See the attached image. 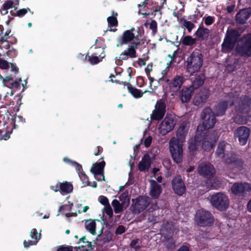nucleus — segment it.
Returning <instances> with one entry per match:
<instances>
[{"mask_svg": "<svg viewBox=\"0 0 251 251\" xmlns=\"http://www.w3.org/2000/svg\"><path fill=\"white\" fill-rule=\"evenodd\" d=\"M137 34L131 33L129 30H125L123 34L121 39L119 40L116 46L120 47L124 45H128L127 48L122 52L118 59V64L123 60H126L128 58H134L137 57L136 50L138 49V46H141V41L142 40H140L139 37L141 36V30L139 27H138L137 30Z\"/></svg>", "mask_w": 251, "mask_h": 251, "instance_id": "f257e3e1", "label": "nucleus"}, {"mask_svg": "<svg viewBox=\"0 0 251 251\" xmlns=\"http://www.w3.org/2000/svg\"><path fill=\"white\" fill-rule=\"evenodd\" d=\"M10 66L9 71L6 72L5 76L0 75V78L2 80L3 85L13 89L12 92L20 89L22 78L21 77H16V75L19 74V68L16 64L10 63Z\"/></svg>", "mask_w": 251, "mask_h": 251, "instance_id": "f03ea898", "label": "nucleus"}, {"mask_svg": "<svg viewBox=\"0 0 251 251\" xmlns=\"http://www.w3.org/2000/svg\"><path fill=\"white\" fill-rule=\"evenodd\" d=\"M186 69L191 75L198 72L202 67L203 55L199 50H195L188 56L186 61Z\"/></svg>", "mask_w": 251, "mask_h": 251, "instance_id": "7ed1b4c3", "label": "nucleus"}, {"mask_svg": "<svg viewBox=\"0 0 251 251\" xmlns=\"http://www.w3.org/2000/svg\"><path fill=\"white\" fill-rule=\"evenodd\" d=\"M236 53L241 57H251V33L244 35L235 48Z\"/></svg>", "mask_w": 251, "mask_h": 251, "instance_id": "20e7f679", "label": "nucleus"}, {"mask_svg": "<svg viewBox=\"0 0 251 251\" xmlns=\"http://www.w3.org/2000/svg\"><path fill=\"white\" fill-rule=\"evenodd\" d=\"M212 206L220 211H224L228 207L229 201L228 197L223 193H216L210 197Z\"/></svg>", "mask_w": 251, "mask_h": 251, "instance_id": "39448f33", "label": "nucleus"}, {"mask_svg": "<svg viewBox=\"0 0 251 251\" xmlns=\"http://www.w3.org/2000/svg\"><path fill=\"white\" fill-rule=\"evenodd\" d=\"M201 148L206 151H211L215 147L218 139L215 131H203L201 129Z\"/></svg>", "mask_w": 251, "mask_h": 251, "instance_id": "423d86ee", "label": "nucleus"}, {"mask_svg": "<svg viewBox=\"0 0 251 251\" xmlns=\"http://www.w3.org/2000/svg\"><path fill=\"white\" fill-rule=\"evenodd\" d=\"M195 220L200 226H211L214 222V218L210 212L200 209L197 211Z\"/></svg>", "mask_w": 251, "mask_h": 251, "instance_id": "0eeeda50", "label": "nucleus"}, {"mask_svg": "<svg viewBox=\"0 0 251 251\" xmlns=\"http://www.w3.org/2000/svg\"><path fill=\"white\" fill-rule=\"evenodd\" d=\"M202 120V125H199L202 126L203 131L207 130L214 127L216 123V115L214 112L209 107L204 108L201 114Z\"/></svg>", "mask_w": 251, "mask_h": 251, "instance_id": "6e6552de", "label": "nucleus"}, {"mask_svg": "<svg viewBox=\"0 0 251 251\" xmlns=\"http://www.w3.org/2000/svg\"><path fill=\"white\" fill-rule=\"evenodd\" d=\"M235 97L233 94L229 93L226 96L224 100H220L214 106L215 115L222 116L225 115L228 106L234 105Z\"/></svg>", "mask_w": 251, "mask_h": 251, "instance_id": "1a4fd4ad", "label": "nucleus"}, {"mask_svg": "<svg viewBox=\"0 0 251 251\" xmlns=\"http://www.w3.org/2000/svg\"><path fill=\"white\" fill-rule=\"evenodd\" d=\"M183 144L176 142L175 140H170L169 149L173 161L177 164L182 162L183 156Z\"/></svg>", "mask_w": 251, "mask_h": 251, "instance_id": "9d476101", "label": "nucleus"}, {"mask_svg": "<svg viewBox=\"0 0 251 251\" xmlns=\"http://www.w3.org/2000/svg\"><path fill=\"white\" fill-rule=\"evenodd\" d=\"M222 159L225 164L231 165L234 169L239 171L244 169V161L234 153L232 152L226 153Z\"/></svg>", "mask_w": 251, "mask_h": 251, "instance_id": "9b49d317", "label": "nucleus"}, {"mask_svg": "<svg viewBox=\"0 0 251 251\" xmlns=\"http://www.w3.org/2000/svg\"><path fill=\"white\" fill-rule=\"evenodd\" d=\"M131 208L135 214H139L146 209L151 203L150 198L147 196H140L135 199H132Z\"/></svg>", "mask_w": 251, "mask_h": 251, "instance_id": "f8f14e48", "label": "nucleus"}, {"mask_svg": "<svg viewBox=\"0 0 251 251\" xmlns=\"http://www.w3.org/2000/svg\"><path fill=\"white\" fill-rule=\"evenodd\" d=\"M201 129L202 126H198L196 133L193 137L190 138L188 141V150L191 155H195L198 151L201 145Z\"/></svg>", "mask_w": 251, "mask_h": 251, "instance_id": "ddd939ff", "label": "nucleus"}, {"mask_svg": "<svg viewBox=\"0 0 251 251\" xmlns=\"http://www.w3.org/2000/svg\"><path fill=\"white\" fill-rule=\"evenodd\" d=\"M251 191V186L248 182H237L233 184L231 192L235 196L245 197Z\"/></svg>", "mask_w": 251, "mask_h": 251, "instance_id": "4468645a", "label": "nucleus"}, {"mask_svg": "<svg viewBox=\"0 0 251 251\" xmlns=\"http://www.w3.org/2000/svg\"><path fill=\"white\" fill-rule=\"evenodd\" d=\"M166 104L165 101L160 99L158 100L154 106V109L151 115V119L152 121H160L162 120L166 111Z\"/></svg>", "mask_w": 251, "mask_h": 251, "instance_id": "2eb2a0df", "label": "nucleus"}, {"mask_svg": "<svg viewBox=\"0 0 251 251\" xmlns=\"http://www.w3.org/2000/svg\"><path fill=\"white\" fill-rule=\"evenodd\" d=\"M176 125V121L173 116H166L159 125L160 133L163 135H166L173 130Z\"/></svg>", "mask_w": 251, "mask_h": 251, "instance_id": "dca6fc26", "label": "nucleus"}, {"mask_svg": "<svg viewBox=\"0 0 251 251\" xmlns=\"http://www.w3.org/2000/svg\"><path fill=\"white\" fill-rule=\"evenodd\" d=\"M251 106V98L246 95L242 96L236 106V112L241 114H248L250 110Z\"/></svg>", "mask_w": 251, "mask_h": 251, "instance_id": "f3484780", "label": "nucleus"}, {"mask_svg": "<svg viewBox=\"0 0 251 251\" xmlns=\"http://www.w3.org/2000/svg\"><path fill=\"white\" fill-rule=\"evenodd\" d=\"M186 80V78L184 75H176L171 80L166 79V82L168 85L171 91L176 92L180 89Z\"/></svg>", "mask_w": 251, "mask_h": 251, "instance_id": "a211bd4d", "label": "nucleus"}, {"mask_svg": "<svg viewBox=\"0 0 251 251\" xmlns=\"http://www.w3.org/2000/svg\"><path fill=\"white\" fill-rule=\"evenodd\" d=\"M234 137L238 138L239 143L242 146L245 145L250 134V129L244 126L237 128L234 131Z\"/></svg>", "mask_w": 251, "mask_h": 251, "instance_id": "6ab92c4d", "label": "nucleus"}, {"mask_svg": "<svg viewBox=\"0 0 251 251\" xmlns=\"http://www.w3.org/2000/svg\"><path fill=\"white\" fill-rule=\"evenodd\" d=\"M210 95L209 90L208 88H202L200 91L196 93L193 100V104L198 106H201L205 103Z\"/></svg>", "mask_w": 251, "mask_h": 251, "instance_id": "aec40b11", "label": "nucleus"}, {"mask_svg": "<svg viewBox=\"0 0 251 251\" xmlns=\"http://www.w3.org/2000/svg\"><path fill=\"white\" fill-rule=\"evenodd\" d=\"M172 188L175 194L181 196L186 192V187L180 175L175 176L172 181Z\"/></svg>", "mask_w": 251, "mask_h": 251, "instance_id": "412c9836", "label": "nucleus"}, {"mask_svg": "<svg viewBox=\"0 0 251 251\" xmlns=\"http://www.w3.org/2000/svg\"><path fill=\"white\" fill-rule=\"evenodd\" d=\"M189 126L187 123L183 122L180 124L176 132V137H172L170 140H175L176 142L183 143L188 134Z\"/></svg>", "mask_w": 251, "mask_h": 251, "instance_id": "4be33fe9", "label": "nucleus"}, {"mask_svg": "<svg viewBox=\"0 0 251 251\" xmlns=\"http://www.w3.org/2000/svg\"><path fill=\"white\" fill-rule=\"evenodd\" d=\"M198 172L201 175L208 179L213 177L215 173L214 167L210 163L200 165Z\"/></svg>", "mask_w": 251, "mask_h": 251, "instance_id": "5701e85b", "label": "nucleus"}, {"mask_svg": "<svg viewBox=\"0 0 251 251\" xmlns=\"http://www.w3.org/2000/svg\"><path fill=\"white\" fill-rule=\"evenodd\" d=\"M193 88L190 86H184L178 92V97L182 103H187L189 102L192 97L194 92Z\"/></svg>", "mask_w": 251, "mask_h": 251, "instance_id": "b1692460", "label": "nucleus"}, {"mask_svg": "<svg viewBox=\"0 0 251 251\" xmlns=\"http://www.w3.org/2000/svg\"><path fill=\"white\" fill-rule=\"evenodd\" d=\"M96 238L97 241L101 242V245L109 243L113 240V234L109 230H105L103 233V228L100 231Z\"/></svg>", "mask_w": 251, "mask_h": 251, "instance_id": "393cba45", "label": "nucleus"}, {"mask_svg": "<svg viewBox=\"0 0 251 251\" xmlns=\"http://www.w3.org/2000/svg\"><path fill=\"white\" fill-rule=\"evenodd\" d=\"M105 165L104 161H102L100 162H96L93 164V166L90 170L91 172L94 175H100L102 176V179L104 180V168Z\"/></svg>", "mask_w": 251, "mask_h": 251, "instance_id": "a878e982", "label": "nucleus"}, {"mask_svg": "<svg viewBox=\"0 0 251 251\" xmlns=\"http://www.w3.org/2000/svg\"><path fill=\"white\" fill-rule=\"evenodd\" d=\"M210 33V30L209 29L204 27L202 25L199 27L194 35L196 36L197 41L202 42L208 39Z\"/></svg>", "mask_w": 251, "mask_h": 251, "instance_id": "bb28decb", "label": "nucleus"}, {"mask_svg": "<svg viewBox=\"0 0 251 251\" xmlns=\"http://www.w3.org/2000/svg\"><path fill=\"white\" fill-rule=\"evenodd\" d=\"M251 15V8L240 10L236 14V21L240 24H244Z\"/></svg>", "mask_w": 251, "mask_h": 251, "instance_id": "cd10ccee", "label": "nucleus"}, {"mask_svg": "<svg viewBox=\"0 0 251 251\" xmlns=\"http://www.w3.org/2000/svg\"><path fill=\"white\" fill-rule=\"evenodd\" d=\"M191 79L192 84L190 86L195 90L203 84L206 77L203 73H200L198 75H196L195 77Z\"/></svg>", "mask_w": 251, "mask_h": 251, "instance_id": "c85d7f7f", "label": "nucleus"}, {"mask_svg": "<svg viewBox=\"0 0 251 251\" xmlns=\"http://www.w3.org/2000/svg\"><path fill=\"white\" fill-rule=\"evenodd\" d=\"M151 188L150 192V195L152 198L157 199L162 193V190L161 186L158 184L154 180H151Z\"/></svg>", "mask_w": 251, "mask_h": 251, "instance_id": "c756f323", "label": "nucleus"}, {"mask_svg": "<svg viewBox=\"0 0 251 251\" xmlns=\"http://www.w3.org/2000/svg\"><path fill=\"white\" fill-rule=\"evenodd\" d=\"M151 159L148 154H145L138 164V169L141 172L148 171L151 165Z\"/></svg>", "mask_w": 251, "mask_h": 251, "instance_id": "7c9ffc66", "label": "nucleus"}, {"mask_svg": "<svg viewBox=\"0 0 251 251\" xmlns=\"http://www.w3.org/2000/svg\"><path fill=\"white\" fill-rule=\"evenodd\" d=\"M174 226L173 225L167 222L164 223L161 226L160 231L163 237L173 236L174 234Z\"/></svg>", "mask_w": 251, "mask_h": 251, "instance_id": "2f4dec72", "label": "nucleus"}, {"mask_svg": "<svg viewBox=\"0 0 251 251\" xmlns=\"http://www.w3.org/2000/svg\"><path fill=\"white\" fill-rule=\"evenodd\" d=\"M122 83L124 84L125 85H126L127 86L128 92L136 99L141 98L143 95L147 92V91H145L144 92H142L141 90L133 87L132 85L129 83L122 81L121 83H120V84Z\"/></svg>", "mask_w": 251, "mask_h": 251, "instance_id": "473e14b6", "label": "nucleus"}, {"mask_svg": "<svg viewBox=\"0 0 251 251\" xmlns=\"http://www.w3.org/2000/svg\"><path fill=\"white\" fill-rule=\"evenodd\" d=\"M99 49L101 51V53L94 52L92 54L91 57L89 56V57L88 60L92 65L98 64L102 61V59L105 56V54L103 53L104 49L100 47H99Z\"/></svg>", "mask_w": 251, "mask_h": 251, "instance_id": "72a5a7b5", "label": "nucleus"}, {"mask_svg": "<svg viewBox=\"0 0 251 251\" xmlns=\"http://www.w3.org/2000/svg\"><path fill=\"white\" fill-rule=\"evenodd\" d=\"M240 36V34L238 30L231 29L227 30L225 37L235 44Z\"/></svg>", "mask_w": 251, "mask_h": 251, "instance_id": "f704fd0d", "label": "nucleus"}, {"mask_svg": "<svg viewBox=\"0 0 251 251\" xmlns=\"http://www.w3.org/2000/svg\"><path fill=\"white\" fill-rule=\"evenodd\" d=\"M10 124L13 125V127L16 128L25 123V119L21 116L12 115L10 119Z\"/></svg>", "mask_w": 251, "mask_h": 251, "instance_id": "c9c22d12", "label": "nucleus"}, {"mask_svg": "<svg viewBox=\"0 0 251 251\" xmlns=\"http://www.w3.org/2000/svg\"><path fill=\"white\" fill-rule=\"evenodd\" d=\"M226 145H227V144L225 143L224 141L219 143L215 152V155L217 157L222 159L226 155V153H225V152L226 146Z\"/></svg>", "mask_w": 251, "mask_h": 251, "instance_id": "e433bc0d", "label": "nucleus"}, {"mask_svg": "<svg viewBox=\"0 0 251 251\" xmlns=\"http://www.w3.org/2000/svg\"><path fill=\"white\" fill-rule=\"evenodd\" d=\"M235 44L231 41L225 37L224 41L221 45L222 51L227 52L231 50L234 47Z\"/></svg>", "mask_w": 251, "mask_h": 251, "instance_id": "4c0bfd02", "label": "nucleus"}, {"mask_svg": "<svg viewBox=\"0 0 251 251\" xmlns=\"http://www.w3.org/2000/svg\"><path fill=\"white\" fill-rule=\"evenodd\" d=\"M197 41V38H194L190 35L183 36L180 40L181 44L185 46H192Z\"/></svg>", "mask_w": 251, "mask_h": 251, "instance_id": "58836bf2", "label": "nucleus"}, {"mask_svg": "<svg viewBox=\"0 0 251 251\" xmlns=\"http://www.w3.org/2000/svg\"><path fill=\"white\" fill-rule=\"evenodd\" d=\"M85 228L92 235H96V222L95 221L92 219L87 220L85 222Z\"/></svg>", "mask_w": 251, "mask_h": 251, "instance_id": "ea45409f", "label": "nucleus"}, {"mask_svg": "<svg viewBox=\"0 0 251 251\" xmlns=\"http://www.w3.org/2000/svg\"><path fill=\"white\" fill-rule=\"evenodd\" d=\"M59 189L62 193L68 194L73 191V186L70 182L64 181L59 183Z\"/></svg>", "mask_w": 251, "mask_h": 251, "instance_id": "a19ab883", "label": "nucleus"}, {"mask_svg": "<svg viewBox=\"0 0 251 251\" xmlns=\"http://www.w3.org/2000/svg\"><path fill=\"white\" fill-rule=\"evenodd\" d=\"M247 114L237 112V114L233 118V121L238 124H246L247 121Z\"/></svg>", "mask_w": 251, "mask_h": 251, "instance_id": "79ce46f5", "label": "nucleus"}, {"mask_svg": "<svg viewBox=\"0 0 251 251\" xmlns=\"http://www.w3.org/2000/svg\"><path fill=\"white\" fill-rule=\"evenodd\" d=\"M120 201L123 204L126 206H127L129 203L130 198L128 195V192L126 190L122 193L119 197Z\"/></svg>", "mask_w": 251, "mask_h": 251, "instance_id": "37998d69", "label": "nucleus"}, {"mask_svg": "<svg viewBox=\"0 0 251 251\" xmlns=\"http://www.w3.org/2000/svg\"><path fill=\"white\" fill-rule=\"evenodd\" d=\"M112 205L114 208L115 213H120L123 211V207L125 206L122 203L120 202L116 199H114L112 201Z\"/></svg>", "mask_w": 251, "mask_h": 251, "instance_id": "c03bdc74", "label": "nucleus"}, {"mask_svg": "<svg viewBox=\"0 0 251 251\" xmlns=\"http://www.w3.org/2000/svg\"><path fill=\"white\" fill-rule=\"evenodd\" d=\"M63 160L66 162L70 163L72 166H74L77 172L78 175H79V173L83 172L81 165L79 164L77 162L72 161L69 158L66 157L63 159Z\"/></svg>", "mask_w": 251, "mask_h": 251, "instance_id": "a18cd8bd", "label": "nucleus"}, {"mask_svg": "<svg viewBox=\"0 0 251 251\" xmlns=\"http://www.w3.org/2000/svg\"><path fill=\"white\" fill-rule=\"evenodd\" d=\"M179 23L185 26L189 32L192 31L195 26L193 23L187 21L184 18H181L179 19Z\"/></svg>", "mask_w": 251, "mask_h": 251, "instance_id": "49530a36", "label": "nucleus"}, {"mask_svg": "<svg viewBox=\"0 0 251 251\" xmlns=\"http://www.w3.org/2000/svg\"><path fill=\"white\" fill-rule=\"evenodd\" d=\"M107 21L108 25L110 27V29L109 30L115 32L117 30V29H113L111 28V27L117 26L118 25V22L117 18L114 16H109L107 18Z\"/></svg>", "mask_w": 251, "mask_h": 251, "instance_id": "de8ad7c7", "label": "nucleus"}, {"mask_svg": "<svg viewBox=\"0 0 251 251\" xmlns=\"http://www.w3.org/2000/svg\"><path fill=\"white\" fill-rule=\"evenodd\" d=\"M163 242L164 245L167 247L168 249H173L175 246V242L174 240L173 236L171 237H163Z\"/></svg>", "mask_w": 251, "mask_h": 251, "instance_id": "09e8293b", "label": "nucleus"}, {"mask_svg": "<svg viewBox=\"0 0 251 251\" xmlns=\"http://www.w3.org/2000/svg\"><path fill=\"white\" fill-rule=\"evenodd\" d=\"M27 11L31 12L29 8L21 9L18 10L16 13L13 12V11L11 10L10 13L12 16L23 17L27 13Z\"/></svg>", "mask_w": 251, "mask_h": 251, "instance_id": "8fccbe9b", "label": "nucleus"}, {"mask_svg": "<svg viewBox=\"0 0 251 251\" xmlns=\"http://www.w3.org/2000/svg\"><path fill=\"white\" fill-rule=\"evenodd\" d=\"M13 5L14 1H13L12 0L5 1L1 7V10L5 11L4 14H6L8 13V9L12 8Z\"/></svg>", "mask_w": 251, "mask_h": 251, "instance_id": "3c124183", "label": "nucleus"}, {"mask_svg": "<svg viewBox=\"0 0 251 251\" xmlns=\"http://www.w3.org/2000/svg\"><path fill=\"white\" fill-rule=\"evenodd\" d=\"M78 175L84 186H90L91 182L89 181L88 176L84 172L79 173Z\"/></svg>", "mask_w": 251, "mask_h": 251, "instance_id": "603ef678", "label": "nucleus"}, {"mask_svg": "<svg viewBox=\"0 0 251 251\" xmlns=\"http://www.w3.org/2000/svg\"><path fill=\"white\" fill-rule=\"evenodd\" d=\"M30 236L34 241H37V243L40 239L41 234H38L36 228H33L30 231Z\"/></svg>", "mask_w": 251, "mask_h": 251, "instance_id": "864d4df0", "label": "nucleus"}, {"mask_svg": "<svg viewBox=\"0 0 251 251\" xmlns=\"http://www.w3.org/2000/svg\"><path fill=\"white\" fill-rule=\"evenodd\" d=\"M150 28L151 29V33L154 35L157 32V23L156 21L152 20L150 24Z\"/></svg>", "mask_w": 251, "mask_h": 251, "instance_id": "5fc2aeb1", "label": "nucleus"}, {"mask_svg": "<svg viewBox=\"0 0 251 251\" xmlns=\"http://www.w3.org/2000/svg\"><path fill=\"white\" fill-rule=\"evenodd\" d=\"M9 65L8 62L5 60L0 59V68L3 70H6V72L9 71Z\"/></svg>", "mask_w": 251, "mask_h": 251, "instance_id": "6e6d98bb", "label": "nucleus"}, {"mask_svg": "<svg viewBox=\"0 0 251 251\" xmlns=\"http://www.w3.org/2000/svg\"><path fill=\"white\" fill-rule=\"evenodd\" d=\"M126 231V227L123 225H119L117 227L115 231V234L118 236L119 235H121L125 233Z\"/></svg>", "mask_w": 251, "mask_h": 251, "instance_id": "4d7b16f0", "label": "nucleus"}, {"mask_svg": "<svg viewBox=\"0 0 251 251\" xmlns=\"http://www.w3.org/2000/svg\"><path fill=\"white\" fill-rule=\"evenodd\" d=\"M98 200L99 202L104 206L110 204L107 198L105 196H100L98 198Z\"/></svg>", "mask_w": 251, "mask_h": 251, "instance_id": "13d9d810", "label": "nucleus"}, {"mask_svg": "<svg viewBox=\"0 0 251 251\" xmlns=\"http://www.w3.org/2000/svg\"><path fill=\"white\" fill-rule=\"evenodd\" d=\"M148 220L150 222L155 224L158 222V218L156 215H154L152 213H150L148 217Z\"/></svg>", "mask_w": 251, "mask_h": 251, "instance_id": "bf43d9fd", "label": "nucleus"}, {"mask_svg": "<svg viewBox=\"0 0 251 251\" xmlns=\"http://www.w3.org/2000/svg\"><path fill=\"white\" fill-rule=\"evenodd\" d=\"M10 137L9 132L6 130H0V138L1 139L5 140L8 139Z\"/></svg>", "mask_w": 251, "mask_h": 251, "instance_id": "052dcab7", "label": "nucleus"}, {"mask_svg": "<svg viewBox=\"0 0 251 251\" xmlns=\"http://www.w3.org/2000/svg\"><path fill=\"white\" fill-rule=\"evenodd\" d=\"M57 251H73L72 246H64L63 245L58 246Z\"/></svg>", "mask_w": 251, "mask_h": 251, "instance_id": "680f3d73", "label": "nucleus"}, {"mask_svg": "<svg viewBox=\"0 0 251 251\" xmlns=\"http://www.w3.org/2000/svg\"><path fill=\"white\" fill-rule=\"evenodd\" d=\"M36 244H37V241H34L33 239H32V240H28V241L25 240L24 241V245L25 248H28L30 246H32V245H35Z\"/></svg>", "mask_w": 251, "mask_h": 251, "instance_id": "e2e57ef3", "label": "nucleus"}, {"mask_svg": "<svg viewBox=\"0 0 251 251\" xmlns=\"http://www.w3.org/2000/svg\"><path fill=\"white\" fill-rule=\"evenodd\" d=\"M214 22V17L212 16H207L205 18L204 23L206 25H211Z\"/></svg>", "mask_w": 251, "mask_h": 251, "instance_id": "0e129e2a", "label": "nucleus"}, {"mask_svg": "<svg viewBox=\"0 0 251 251\" xmlns=\"http://www.w3.org/2000/svg\"><path fill=\"white\" fill-rule=\"evenodd\" d=\"M105 213L109 217H111L113 216V210L110 206V204H108V205H106L105 206Z\"/></svg>", "mask_w": 251, "mask_h": 251, "instance_id": "69168bd1", "label": "nucleus"}, {"mask_svg": "<svg viewBox=\"0 0 251 251\" xmlns=\"http://www.w3.org/2000/svg\"><path fill=\"white\" fill-rule=\"evenodd\" d=\"M0 48L1 49L9 50L10 48L9 42L8 41H4V42L1 43L0 44Z\"/></svg>", "mask_w": 251, "mask_h": 251, "instance_id": "338daca9", "label": "nucleus"}, {"mask_svg": "<svg viewBox=\"0 0 251 251\" xmlns=\"http://www.w3.org/2000/svg\"><path fill=\"white\" fill-rule=\"evenodd\" d=\"M158 209V206L157 203H153L151 204V206L148 208V210L149 213H152L153 211H155Z\"/></svg>", "mask_w": 251, "mask_h": 251, "instance_id": "774afa93", "label": "nucleus"}]
</instances>
